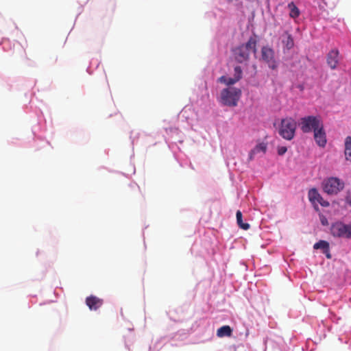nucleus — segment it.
<instances>
[{
    "mask_svg": "<svg viewBox=\"0 0 351 351\" xmlns=\"http://www.w3.org/2000/svg\"><path fill=\"white\" fill-rule=\"evenodd\" d=\"M257 43L256 36H251L245 43L234 48L232 54L234 60L239 63L247 62L251 53H256Z\"/></svg>",
    "mask_w": 351,
    "mask_h": 351,
    "instance_id": "nucleus-1",
    "label": "nucleus"
},
{
    "mask_svg": "<svg viewBox=\"0 0 351 351\" xmlns=\"http://www.w3.org/2000/svg\"><path fill=\"white\" fill-rule=\"evenodd\" d=\"M241 96V90L238 88L230 86L223 88L220 95V102L227 106L234 107Z\"/></svg>",
    "mask_w": 351,
    "mask_h": 351,
    "instance_id": "nucleus-2",
    "label": "nucleus"
},
{
    "mask_svg": "<svg viewBox=\"0 0 351 351\" xmlns=\"http://www.w3.org/2000/svg\"><path fill=\"white\" fill-rule=\"evenodd\" d=\"M323 125L319 117L306 116L300 119L299 126L304 133L315 132Z\"/></svg>",
    "mask_w": 351,
    "mask_h": 351,
    "instance_id": "nucleus-3",
    "label": "nucleus"
},
{
    "mask_svg": "<svg viewBox=\"0 0 351 351\" xmlns=\"http://www.w3.org/2000/svg\"><path fill=\"white\" fill-rule=\"evenodd\" d=\"M296 122L292 118L283 119L279 128L280 135L286 140H291L295 136Z\"/></svg>",
    "mask_w": 351,
    "mask_h": 351,
    "instance_id": "nucleus-4",
    "label": "nucleus"
},
{
    "mask_svg": "<svg viewBox=\"0 0 351 351\" xmlns=\"http://www.w3.org/2000/svg\"><path fill=\"white\" fill-rule=\"evenodd\" d=\"M323 189L328 195H336L344 187V183L339 178L330 177L322 182Z\"/></svg>",
    "mask_w": 351,
    "mask_h": 351,
    "instance_id": "nucleus-5",
    "label": "nucleus"
},
{
    "mask_svg": "<svg viewBox=\"0 0 351 351\" xmlns=\"http://www.w3.org/2000/svg\"><path fill=\"white\" fill-rule=\"evenodd\" d=\"M330 233L335 237L350 239L351 238V225L337 221L332 224Z\"/></svg>",
    "mask_w": 351,
    "mask_h": 351,
    "instance_id": "nucleus-6",
    "label": "nucleus"
},
{
    "mask_svg": "<svg viewBox=\"0 0 351 351\" xmlns=\"http://www.w3.org/2000/svg\"><path fill=\"white\" fill-rule=\"evenodd\" d=\"M261 59L271 69H277L278 62L275 58V52L272 48L268 46H263L261 48Z\"/></svg>",
    "mask_w": 351,
    "mask_h": 351,
    "instance_id": "nucleus-7",
    "label": "nucleus"
},
{
    "mask_svg": "<svg viewBox=\"0 0 351 351\" xmlns=\"http://www.w3.org/2000/svg\"><path fill=\"white\" fill-rule=\"evenodd\" d=\"M339 62V51L337 49L330 50L326 56V62L328 66L334 70L337 68Z\"/></svg>",
    "mask_w": 351,
    "mask_h": 351,
    "instance_id": "nucleus-8",
    "label": "nucleus"
},
{
    "mask_svg": "<svg viewBox=\"0 0 351 351\" xmlns=\"http://www.w3.org/2000/svg\"><path fill=\"white\" fill-rule=\"evenodd\" d=\"M103 304V300L95 295H90L86 298V304L90 311H97Z\"/></svg>",
    "mask_w": 351,
    "mask_h": 351,
    "instance_id": "nucleus-9",
    "label": "nucleus"
},
{
    "mask_svg": "<svg viewBox=\"0 0 351 351\" xmlns=\"http://www.w3.org/2000/svg\"><path fill=\"white\" fill-rule=\"evenodd\" d=\"M314 138L319 147H324L326 145V135L324 130V125L314 132Z\"/></svg>",
    "mask_w": 351,
    "mask_h": 351,
    "instance_id": "nucleus-10",
    "label": "nucleus"
},
{
    "mask_svg": "<svg viewBox=\"0 0 351 351\" xmlns=\"http://www.w3.org/2000/svg\"><path fill=\"white\" fill-rule=\"evenodd\" d=\"M232 330L229 326H223L217 330V335L219 337H230Z\"/></svg>",
    "mask_w": 351,
    "mask_h": 351,
    "instance_id": "nucleus-11",
    "label": "nucleus"
},
{
    "mask_svg": "<svg viewBox=\"0 0 351 351\" xmlns=\"http://www.w3.org/2000/svg\"><path fill=\"white\" fill-rule=\"evenodd\" d=\"M266 150H267V145L265 143H261L258 144L253 149L251 150V152L250 153V159H252L253 158V156H254L255 154H256L261 152L263 153H265Z\"/></svg>",
    "mask_w": 351,
    "mask_h": 351,
    "instance_id": "nucleus-12",
    "label": "nucleus"
},
{
    "mask_svg": "<svg viewBox=\"0 0 351 351\" xmlns=\"http://www.w3.org/2000/svg\"><path fill=\"white\" fill-rule=\"evenodd\" d=\"M346 159L351 162V136H347L345 141Z\"/></svg>",
    "mask_w": 351,
    "mask_h": 351,
    "instance_id": "nucleus-13",
    "label": "nucleus"
},
{
    "mask_svg": "<svg viewBox=\"0 0 351 351\" xmlns=\"http://www.w3.org/2000/svg\"><path fill=\"white\" fill-rule=\"evenodd\" d=\"M308 199L313 204H317L319 199H322V196L315 189H312L308 191Z\"/></svg>",
    "mask_w": 351,
    "mask_h": 351,
    "instance_id": "nucleus-14",
    "label": "nucleus"
},
{
    "mask_svg": "<svg viewBox=\"0 0 351 351\" xmlns=\"http://www.w3.org/2000/svg\"><path fill=\"white\" fill-rule=\"evenodd\" d=\"M313 248L315 250L322 249L323 253H326L329 251V243L326 241L321 240L314 244Z\"/></svg>",
    "mask_w": 351,
    "mask_h": 351,
    "instance_id": "nucleus-15",
    "label": "nucleus"
},
{
    "mask_svg": "<svg viewBox=\"0 0 351 351\" xmlns=\"http://www.w3.org/2000/svg\"><path fill=\"white\" fill-rule=\"evenodd\" d=\"M286 38L282 40L284 46L288 49H291L294 46V41L292 36L288 32H285Z\"/></svg>",
    "mask_w": 351,
    "mask_h": 351,
    "instance_id": "nucleus-16",
    "label": "nucleus"
},
{
    "mask_svg": "<svg viewBox=\"0 0 351 351\" xmlns=\"http://www.w3.org/2000/svg\"><path fill=\"white\" fill-rule=\"evenodd\" d=\"M288 8L290 10L289 16L295 19L299 16L300 15V10L298 8V7L295 5L293 2H291L288 4Z\"/></svg>",
    "mask_w": 351,
    "mask_h": 351,
    "instance_id": "nucleus-17",
    "label": "nucleus"
},
{
    "mask_svg": "<svg viewBox=\"0 0 351 351\" xmlns=\"http://www.w3.org/2000/svg\"><path fill=\"white\" fill-rule=\"evenodd\" d=\"M237 217V222L238 226L243 229V230H248L250 228V224L247 223H243L242 219V213L240 210H237L236 214Z\"/></svg>",
    "mask_w": 351,
    "mask_h": 351,
    "instance_id": "nucleus-18",
    "label": "nucleus"
},
{
    "mask_svg": "<svg viewBox=\"0 0 351 351\" xmlns=\"http://www.w3.org/2000/svg\"><path fill=\"white\" fill-rule=\"evenodd\" d=\"M217 81L220 83L224 84L227 86H231L237 83L238 81L233 77H227L225 75L221 76L218 78Z\"/></svg>",
    "mask_w": 351,
    "mask_h": 351,
    "instance_id": "nucleus-19",
    "label": "nucleus"
},
{
    "mask_svg": "<svg viewBox=\"0 0 351 351\" xmlns=\"http://www.w3.org/2000/svg\"><path fill=\"white\" fill-rule=\"evenodd\" d=\"M234 77L235 78L236 80H237L239 82L242 78V73H243L241 66H235L234 69Z\"/></svg>",
    "mask_w": 351,
    "mask_h": 351,
    "instance_id": "nucleus-20",
    "label": "nucleus"
},
{
    "mask_svg": "<svg viewBox=\"0 0 351 351\" xmlns=\"http://www.w3.org/2000/svg\"><path fill=\"white\" fill-rule=\"evenodd\" d=\"M287 151V148L285 146H281L278 147V154L280 156L284 155Z\"/></svg>",
    "mask_w": 351,
    "mask_h": 351,
    "instance_id": "nucleus-21",
    "label": "nucleus"
},
{
    "mask_svg": "<svg viewBox=\"0 0 351 351\" xmlns=\"http://www.w3.org/2000/svg\"><path fill=\"white\" fill-rule=\"evenodd\" d=\"M317 203L319 204L321 206L327 207L329 206V202L328 201H326L323 199L322 197V199H319L318 201H317Z\"/></svg>",
    "mask_w": 351,
    "mask_h": 351,
    "instance_id": "nucleus-22",
    "label": "nucleus"
},
{
    "mask_svg": "<svg viewBox=\"0 0 351 351\" xmlns=\"http://www.w3.org/2000/svg\"><path fill=\"white\" fill-rule=\"evenodd\" d=\"M320 220L323 226H327L328 224V220L324 216H322Z\"/></svg>",
    "mask_w": 351,
    "mask_h": 351,
    "instance_id": "nucleus-23",
    "label": "nucleus"
},
{
    "mask_svg": "<svg viewBox=\"0 0 351 351\" xmlns=\"http://www.w3.org/2000/svg\"><path fill=\"white\" fill-rule=\"evenodd\" d=\"M326 254V256L328 258H331V255L330 254V252L328 251V252H326L325 253Z\"/></svg>",
    "mask_w": 351,
    "mask_h": 351,
    "instance_id": "nucleus-24",
    "label": "nucleus"
},
{
    "mask_svg": "<svg viewBox=\"0 0 351 351\" xmlns=\"http://www.w3.org/2000/svg\"><path fill=\"white\" fill-rule=\"evenodd\" d=\"M348 202L351 205V200H348Z\"/></svg>",
    "mask_w": 351,
    "mask_h": 351,
    "instance_id": "nucleus-25",
    "label": "nucleus"
}]
</instances>
